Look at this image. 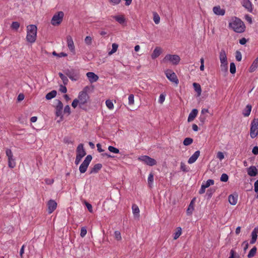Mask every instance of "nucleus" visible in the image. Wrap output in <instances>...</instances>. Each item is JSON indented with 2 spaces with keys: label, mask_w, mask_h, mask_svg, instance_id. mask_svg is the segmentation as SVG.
Returning a JSON list of instances; mask_svg holds the SVG:
<instances>
[{
  "label": "nucleus",
  "mask_w": 258,
  "mask_h": 258,
  "mask_svg": "<svg viewBox=\"0 0 258 258\" xmlns=\"http://www.w3.org/2000/svg\"><path fill=\"white\" fill-rule=\"evenodd\" d=\"M230 28L237 33H242L244 31L245 25L243 22L239 18L235 17L229 24Z\"/></svg>",
  "instance_id": "1"
},
{
  "label": "nucleus",
  "mask_w": 258,
  "mask_h": 258,
  "mask_svg": "<svg viewBox=\"0 0 258 258\" xmlns=\"http://www.w3.org/2000/svg\"><path fill=\"white\" fill-rule=\"evenodd\" d=\"M37 27L34 25H29L27 27V41L31 43H34L37 37Z\"/></svg>",
  "instance_id": "2"
},
{
  "label": "nucleus",
  "mask_w": 258,
  "mask_h": 258,
  "mask_svg": "<svg viewBox=\"0 0 258 258\" xmlns=\"http://www.w3.org/2000/svg\"><path fill=\"white\" fill-rule=\"evenodd\" d=\"M219 59L220 61V67L221 70L224 72L228 71V61L227 54L224 49H222L219 52Z\"/></svg>",
  "instance_id": "3"
},
{
  "label": "nucleus",
  "mask_w": 258,
  "mask_h": 258,
  "mask_svg": "<svg viewBox=\"0 0 258 258\" xmlns=\"http://www.w3.org/2000/svg\"><path fill=\"white\" fill-rule=\"evenodd\" d=\"M180 60V57L176 54H167L162 60L164 63L168 61L170 62L172 64H177Z\"/></svg>",
  "instance_id": "4"
},
{
  "label": "nucleus",
  "mask_w": 258,
  "mask_h": 258,
  "mask_svg": "<svg viewBox=\"0 0 258 258\" xmlns=\"http://www.w3.org/2000/svg\"><path fill=\"white\" fill-rule=\"evenodd\" d=\"M258 135V119L254 118L251 122L250 136L251 138H255Z\"/></svg>",
  "instance_id": "5"
},
{
  "label": "nucleus",
  "mask_w": 258,
  "mask_h": 258,
  "mask_svg": "<svg viewBox=\"0 0 258 258\" xmlns=\"http://www.w3.org/2000/svg\"><path fill=\"white\" fill-rule=\"evenodd\" d=\"M78 100H79V105L81 108H82V106L85 105L89 99V96L87 94L86 91H81L78 95V98H77Z\"/></svg>",
  "instance_id": "6"
},
{
  "label": "nucleus",
  "mask_w": 258,
  "mask_h": 258,
  "mask_svg": "<svg viewBox=\"0 0 258 258\" xmlns=\"http://www.w3.org/2000/svg\"><path fill=\"white\" fill-rule=\"evenodd\" d=\"M64 14L62 11H59L55 14L52 18L51 23L53 26L59 25L62 21Z\"/></svg>",
  "instance_id": "7"
},
{
  "label": "nucleus",
  "mask_w": 258,
  "mask_h": 258,
  "mask_svg": "<svg viewBox=\"0 0 258 258\" xmlns=\"http://www.w3.org/2000/svg\"><path fill=\"white\" fill-rule=\"evenodd\" d=\"M92 157L90 155H87L84 161L81 164L79 167L80 172L82 173H85L92 160Z\"/></svg>",
  "instance_id": "8"
},
{
  "label": "nucleus",
  "mask_w": 258,
  "mask_h": 258,
  "mask_svg": "<svg viewBox=\"0 0 258 258\" xmlns=\"http://www.w3.org/2000/svg\"><path fill=\"white\" fill-rule=\"evenodd\" d=\"M138 160L150 166H154L157 164V162L154 159L147 155L139 157Z\"/></svg>",
  "instance_id": "9"
},
{
  "label": "nucleus",
  "mask_w": 258,
  "mask_h": 258,
  "mask_svg": "<svg viewBox=\"0 0 258 258\" xmlns=\"http://www.w3.org/2000/svg\"><path fill=\"white\" fill-rule=\"evenodd\" d=\"M166 77L171 82L175 83L176 85L178 84V80L175 73L171 70H168L165 72Z\"/></svg>",
  "instance_id": "10"
},
{
  "label": "nucleus",
  "mask_w": 258,
  "mask_h": 258,
  "mask_svg": "<svg viewBox=\"0 0 258 258\" xmlns=\"http://www.w3.org/2000/svg\"><path fill=\"white\" fill-rule=\"evenodd\" d=\"M66 39L69 49L73 54H75V47L72 37L70 35H68Z\"/></svg>",
  "instance_id": "11"
},
{
  "label": "nucleus",
  "mask_w": 258,
  "mask_h": 258,
  "mask_svg": "<svg viewBox=\"0 0 258 258\" xmlns=\"http://www.w3.org/2000/svg\"><path fill=\"white\" fill-rule=\"evenodd\" d=\"M48 213L49 214L52 213L57 207V203L55 201L52 200H49L47 203Z\"/></svg>",
  "instance_id": "12"
},
{
  "label": "nucleus",
  "mask_w": 258,
  "mask_h": 258,
  "mask_svg": "<svg viewBox=\"0 0 258 258\" xmlns=\"http://www.w3.org/2000/svg\"><path fill=\"white\" fill-rule=\"evenodd\" d=\"M77 156L83 158L86 155V151L84 149V146L83 144H80L78 145L77 148Z\"/></svg>",
  "instance_id": "13"
},
{
  "label": "nucleus",
  "mask_w": 258,
  "mask_h": 258,
  "mask_svg": "<svg viewBox=\"0 0 258 258\" xmlns=\"http://www.w3.org/2000/svg\"><path fill=\"white\" fill-rule=\"evenodd\" d=\"M63 108V104L62 102L58 100V103L55 107V114L57 116L62 117V111Z\"/></svg>",
  "instance_id": "14"
},
{
  "label": "nucleus",
  "mask_w": 258,
  "mask_h": 258,
  "mask_svg": "<svg viewBox=\"0 0 258 258\" xmlns=\"http://www.w3.org/2000/svg\"><path fill=\"white\" fill-rule=\"evenodd\" d=\"M86 76L91 83L96 82L99 79L98 76L93 72H88Z\"/></svg>",
  "instance_id": "15"
},
{
  "label": "nucleus",
  "mask_w": 258,
  "mask_h": 258,
  "mask_svg": "<svg viewBox=\"0 0 258 258\" xmlns=\"http://www.w3.org/2000/svg\"><path fill=\"white\" fill-rule=\"evenodd\" d=\"M66 74L72 81H77L80 78L78 74L69 71Z\"/></svg>",
  "instance_id": "16"
},
{
  "label": "nucleus",
  "mask_w": 258,
  "mask_h": 258,
  "mask_svg": "<svg viewBox=\"0 0 258 258\" xmlns=\"http://www.w3.org/2000/svg\"><path fill=\"white\" fill-rule=\"evenodd\" d=\"M257 233H258V226L255 227L251 232L250 244H254L256 242L257 237Z\"/></svg>",
  "instance_id": "17"
},
{
  "label": "nucleus",
  "mask_w": 258,
  "mask_h": 258,
  "mask_svg": "<svg viewBox=\"0 0 258 258\" xmlns=\"http://www.w3.org/2000/svg\"><path fill=\"white\" fill-rule=\"evenodd\" d=\"M213 11L215 14L219 16H223L225 13V10L221 9L219 6L214 7L213 9Z\"/></svg>",
  "instance_id": "18"
},
{
  "label": "nucleus",
  "mask_w": 258,
  "mask_h": 258,
  "mask_svg": "<svg viewBox=\"0 0 258 258\" xmlns=\"http://www.w3.org/2000/svg\"><path fill=\"white\" fill-rule=\"evenodd\" d=\"M200 154L199 151H196L194 154L188 159V163L189 164H192L196 162L197 159L199 158Z\"/></svg>",
  "instance_id": "19"
},
{
  "label": "nucleus",
  "mask_w": 258,
  "mask_h": 258,
  "mask_svg": "<svg viewBox=\"0 0 258 258\" xmlns=\"http://www.w3.org/2000/svg\"><path fill=\"white\" fill-rule=\"evenodd\" d=\"M242 6L249 12L252 11L251 3L249 0H243Z\"/></svg>",
  "instance_id": "20"
},
{
  "label": "nucleus",
  "mask_w": 258,
  "mask_h": 258,
  "mask_svg": "<svg viewBox=\"0 0 258 258\" xmlns=\"http://www.w3.org/2000/svg\"><path fill=\"white\" fill-rule=\"evenodd\" d=\"M257 173V170L255 166H251L247 169V174L250 176H255Z\"/></svg>",
  "instance_id": "21"
},
{
  "label": "nucleus",
  "mask_w": 258,
  "mask_h": 258,
  "mask_svg": "<svg viewBox=\"0 0 258 258\" xmlns=\"http://www.w3.org/2000/svg\"><path fill=\"white\" fill-rule=\"evenodd\" d=\"M162 53V49L159 47H157L154 50L152 54H151V57L152 59H155L158 57Z\"/></svg>",
  "instance_id": "22"
},
{
  "label": "nucleus",
  "mask_w": 258,
  "mask_h": 258,
  "mask_svg": "<svg viewBox=\"0 0 258 258\" xmlns=\"http://www.w3.org/2000/svg\"><path fill=\"white\" fill-rule=\"evenodd\" d=\"M238 200V196L237 195H230L228 197L229 203L232 205H235Z\"/></svg>",
  "instance_id": "23"
},
{
  "label": "nucleus",
  "mask_w": 258,
  "mask_h": 258,
  "mask_svg": "<svg viewBox=\"0 0 258 258\" xmlns=\"http://www.w3.org/2000/svg\"><path fill=\"white\" fill-rule=\"evenodd\" d=\"M198 113V111L197 109H192L188 115L187 121L188 122L192 121L197 116Z\"/></svg>",
  "instance_id": "24"
},
{
  "label": "nucleus",
  "mask_w": 258,
  "mask_h": 258,
  "mask_svg": "<svg viewBox=\"0 0 258 258\" xmlns=\"http://www.w3.org/2000/svg\"><path fill=\"white\" fill-rule=\"evenodd\" d=\"M102 167V165L100 163L95 164L91 170V173H97Z\"/></svg>",
  "instance_id": "25"
},
{
  "label": "nucleus",
  "mask_w": 258,
  "mask_h": 258,
  "mask_svg": "<svg viewBox=\"0 0 258 258\" xmlns=\"http://www.w3.org/2000/svg\"><path fill=\"white\" fill-rule=\"evenodd\" d=\"M133 213L135 217H139L140 215V210L138 206L136 204L132 206Z\"/></svg>",
  "instance_id": "26"
},
{
  "label": "nucleus",
  "mask_w": 258,
  "mask_h": 258,
  "mask_svg": "<svg viewBox=\"0 0 258 258\" xmlns=\"http://www.w3.org/2000/svg\"><path fill=\"white\" fill-rule=\"evenodd\" d=\"M57 94V92L55 90H52L51 92L48 93L45 96L47 100H50L54 98Z\"/></svg>",
  "instance_id": "27"
},
{
  "label": "nucleus",
  "mask_w": 258,
  "mask_h": 258,
  "mask_svg": "<svg viewBox=\"0 0 258 258\" xmlns=\"http://www.w3.org/2000/svg\"><path fill=\"white\" fill-rule=\"evenodd\" d=\"M251 110V106L250 105H247L243 110L242 113L244 116H248L250 113Z\"/></svg>",
  "instance_id": "28"
},
{
  "label": "nucleus",
  "mask_w": 258,
  "mask_h": 258,
  "mask_svg": "<svg viewBox=\"0 0 258 258\" xmlns=\"http://www.w3.org/2000/svg\"><path fill=\"white\" fill-rule=\"evenodd\" d=\"M193 87L195 90L197 92L198 96L201 95L202 93V89L200 85L197 83H194Z\"/></svg>",
  "instance_id": "29"
},
{
  "label": "nucleus",
  "mask_w": 258,
  "mask_h": 258,
  "mask_svg": "<svg viewBox=\"0 0 258 258\" xmlns=\"http://www.w3.org/2000/svg\"><path fill=\"white\" fill-rule=\"evenodd\" d=\"M114 19L119 24H122L125 22L124 17L122 15L115 16L113 17Z\"/></svg>",
  "instance_id": "30"
},
{
  "label": "nucleus",
  "mask_w": 258,
  "mask_h": 258,
  "mask_svg": "<svg viewBox=\"0 0 258 258\" xmlns=\"http://www.w3.org/2000/svg\"><path fill=\"white\" fill-rule=\"evenodd\" d=\"M181 233H182L181 228L180 227L176 228V231L174 233L173 239L174 240L177 239L181 235Z\"/></svg>",
  "instance_id": "31"
},
{
  "label": "nucleus",
  "mask_w": 258,
  "mask_h": 258,
  "mask_svg": "<svg viewBox=\"0 0 258 258\" xmlns=\"http://www.w3.org/2000/svg\"><path fill=\"white\" fill-rule=\"evenodd\" d=\"M8 166L11 168H13L16 166V162L13 157L8 158Z\"/></svg>",
  "instance_id": "32"
},
{
  "label": "nucleus",
  "mask_w": 258,
  "mask_h": 258,
  "mask_svg": "<svg viewBox=\"0 0 258 258\" xmlns=\"http://www.w3.org/2000/svg\"><path fill=\"white\" fill-rule=\"evenodd\" d=\"M194 200H192L191 202L190 203L188 208L186 211L187 214L190 215L192 214L194 210V206L193 204Z\"/></svg>",
  "instance_id": "33"
},
{
  "label": "nucleus",
  "mask_w": 258,
  "mask_h": 258,
  "mask_svg": "<svg viewBox=\"0 0 258 258\" xmlns=\"http://www.w3.org/2000/svg\"><path fill=\"white\" fill-rule=\"evenodd\" d=\"M58 75L61 80L62 81V82L64 85H67L69 82V80L67 78V77L65 76L64 75H63L61 73H59Z\"/></svg>",
  "instance_id": "34"
},
{
  "label": "nucleus",
  "mask_w": 258,
  "mask_h": 258,
  "mask_svg": "<svg viewBox=\"0 0 258 258\" xmlns=\"http://www.w3.org/2000/svg\"><path fill=\"white\" fill-rule=\"evenodd\" d=\"M256 252V247H253L251 250L249 251L247 257L248 258H251L254 256Z\"/></svg>",
  "instance_id": "35"
},
{
  "label": "nucleus",
  "mask_w": 258,
  "mask_h": 258,
  "mask_svg": "<svg viewBox=\"0 0 258 258\" xmlns=\"http://www.w3.org/2000/svg\"><path fill=\"white\" fill-rule=\"evenodd\" d=\"M153 20L156 24H158L160 23V18L159 15L155 12L153 13Z\"/></svg>",
  "instance_id": "36"
},
{
  "label": "nucleus",
  "mask_w": 258,
  "mask_h": 258,
  "mask_svg": "<svg viewBox=\"0 0 258 258\" xmlns=\"http://www.w3.org/2000/svg\"><path fill=\"white\" fill-rule=\"evenodd\" d=\"M118 45L116 43H113L112 44V49L109 52V55H111L113 53H115L118 48Z\"/></svg>",
  "instance_id": "37"
},
{
  "label": "nucleus",
  "mask_w": 258,
  "mask_h": 258,
  "mask_svg": "<svg viewBox=\"0 0 258 258\" xmlns=\"http://www.w3.org/2000/svg\"><path fill=\"white\" fill-rule=\"evenodd\" d=\"M92 38L89 36H87L84 39V42L87 45H91L92 44Z\"/></svg>",
  "instance_id": "38"
},
{
  "label": "nucleus",
  "mask_w": 258,
  "mask_h": 258,
  "mask_svg": "<svg viewBox=\"0 0 258 258\" xmlns=\"http://www.w3.org/2000/svg\"><path fill=\"white\" fill-rule=\"evenodd\" d=\"M193 142L192 139L190 138H186L183 141V145L185 146H188L191 144Z\"/></svg>",
  "instance_id": "39"
},
{
  "label": "nucleus",
  "mask_w": 258,
  "mask_h": 258,
  "mask_svg": "<svg viewBox=\"0 0 258 258\" xmlns=\"http://www.w3.org/2000/svg\"><path fill=\"white\" fill-rule=\"evenodd\" d=\"M106 105L107 107V108L110 110H112L114 108V105L112 103V101L110 100H107L105 102Z\"/></svg>",
  "instance_id": "40"
},
{
  "label": "nucleus",
  "mask_w": 258,
  "mask_h": 258,
  "mask_svg": "<svg viewBox=\"0 0 258 258\" xmlns=\"http://www.w3.org/2000/svg\"><path fill=\"white\" fill-rule=\"evenodd\" d=\"M154 181V175L153 174L151 173L148 177V182L149 184V186L151 187V185L152 184Z\"/></svg>",
  "instance_id": "41"
},
{
  "label": "nucleus",
  "mask_w": 258,
  "mask_h": 258,
  "mask_svg": "<svg viewBox=\"0 0 258 258\" xmlns=\"http://www.w3.org/2000/svg\"><path fill=\"white\" fill-rule=\"evenodd\" d=\"M114 238L116 240L120 241L121 240V236L120 231L116 230L114 231Z\"/></svg>",
  "instance_id": "42"
},
{
  "label": "nucleus",
  "mask_w": 258,
  "mask_h": 258,
  "mask_svg": "<svg viewBox=\"0 0 258 258\" xmlns=\"http://www.w3.org/2000/svg\"><path fill=\"white\" fill-rule=\"evenodd\" d=\"M214 184V181L213 179H208L205 183H203V184L206 187V188H208L210 185H212Z\"/></svg>",
  "instance_id": "43"
},
{
  "label": "nucleus",
  "mask_w": 258,
  "mask_h": 258,
  "mask_svg": "<svg viewBox=\"0 0 258 258\" xmlns=\"http://www.w3.org/2000/svg\"><path fill=\"white\" fill-rule=\"evenodd\" d=\"M108 149L110 152L113 153L118 154L119 153V150L117 148H116L113 146H109Z\"/></svg>",
  "instance_id": "44"
},
{
  "label": "nucleus",
  "mask_w": 258,
  "mask_h": 258,
  "mask_svg": "<svg viewBox=\"0 0 258 258\" xmlns=\"http://www.w3.org/2000/svg\"><path fill=\"white\" fill-rule=\"evenodd\" d=\"M230 72L232 74H235L236 72V67L234 62L230 63Z\"/></svg>",
  "instance_id": "45"
},
{
  "label": "nucleus",
  "mask_w": 258,
  "mask_h": 258,
  "mask_svg": "<svg viewBox=\"0 0 258 258\" xmlns=\"http://www.w3.org/2000/svg\"><path fill=\"white\" fill-rule=\"evenodd\" d=\"M19 27L20 24L18 22H13L11 25V28L15 30H17Z\"/></svg>",
  "instance_id": "46"
},
{
  "label": "nucleus",
  "mask_w": 258,
  "mask_h": 258,
  "mask_svg": "<svg viewBox=\"0 0 258 258\" xmlns=\"http://www.w3.org/2000/svg\"><path fill=\"white\" fill-rule=\"evenodd\" d=\"M228 180V176L225 173H223L220 177V180L223 182H226Z\"/></svg>",
  "instance_id": "47"
},
{
  "label": "nucleus",
  "mask_w": 258,
  "mask_h": 258,
  "mask_svg": "<svg viewBox=\"0 0 258 258\" xmlns=\"http://www.w3.org/2000/svg\"><path fill=\"white\" fill-rule=\"evenodd\" d=\"M52 54L53 55L57 56H58L59 57H66V56H67V54L66 53L61 52V53H57L55 51H53L52 52Z\"/></svg>",
  "instance_id": "48"
},
{
  "label": "nucleus",
  "mask_w": 258,
  "mask_h": 258,
  "mask_svg": "<svg viewBox=\"0 0 258 258\" xmlns=\"http://www.w3.org/2000/svg\"><path fill=\"white\" fill-rule=\"evenodd\" d=\"M238 256L236 254L234 250L231 249L230 252V256L228 258H238Z\"/></svg>",
  "instance_id": "49"
},
{
  "label": "nucleus",
  "mask_w": 258,
  "mask_h": 258,
  "mask_svg": "<svg viewBox=\"0 0 258 258\" xmlns=\"http://www.w3.org/2000/svg\"><path fill=\"white\" fill-rule=\"evenodd\" d=\"M128 99L129 105H133L134 104V96L133 94L130 95Z\"/></svg>",
  "instance_id": "50"
},
{
  "label": "nucleus",
  "mask_w": 258,
  "mask_h": 258,
  "mask_svg": "<svg viewBox=\"0 0 258 258\" xmlns=\"http://www.w3.org/2000/svg\"><path fill=\"white\" fill-rule=\"evenodd\" d=\"M235 57H236V59L238 61H240L242 59V55H241V53L240 51H236V55H235Z\"/></svg>",
  "instance_id": "51"
},
{
  "label": "nucleus",
  "mask_w": 258,
  "mask_h": 258,
  "mask_svg": "<svg viewBox=\"0 0 258 258\" xmlns=\"http://www.w3.org/2000/svg\"><path fill=\"white\" fill-rule=\"evenodd\" d=\"M207 118V115L206 114H200L199 118L200 121L202 123H204Z\"/></svg>",
  "instance_id": "52"
},
{
  "label": "nucleus",
  "mask_w": 258,
  "mask_h": 258,
  "mask_svg": "<svg viewBox=\"0 0 258 258\" xmlns=\"http://www.w3.org/2000/svg\"><path fill=\"white\" fill-rule=\"evenodd\" d=\"M165 99V95H164L163 94H161L160 95L158 102L159 103L162 104L164 102Z\"/></svg>",
  "instance_id": "53"
},
{
  "label": "nucleus",
  "mask_w": 258,
  "mask_h": 258,
  "mask_svg": "<svg viewBox=\"0 0 258 258\" xmlns=\"http://www.w3.org/2000/svg\"><path fill=\"white\" fill-rule=\"evenodd\" d=\"M257 67L258 66H257L254 62H253V63H252L249 68L250 72H253L257 69Z\"/></svg>",
  "instance_id": "54"
},
{
  "label": "nucleus",
  "mask_w": 258,
  "mask_h": 258,
  "mask_svg": "<svg viewBox=\"0 0 258 258\" xmlns=\"http://www.w3.org/2000/svg\"><path fill=\"white\" fill-rule=\"evenodd\" d=\"M78 104L79 105V100H78V99L76 98L73 100L72 103V106L74 108H75Z\"/></svg>",
  "instance_id": "55"
},
{
  "label": "nucleus",
  "mask_w": 258,
  "mask_h": 258,
  "mask_svg": "<svg viewBox=\"0 0 258 258\" xmlns=\"http://www.w3.org/2000/svg\"><path fill=\"white\" fill-rule=\"evenodd\" d=\"M87 234V230L85 227H82L81 230L80 235L82 237H84Z\"/></svg>",
  "instance_id": "56"
},
{
  "label": "nucleus",
  "mask_w": 258,
  "mask_h": 258,
  "mask_svg": "<svg viewBox=\"0 0 258 258\" xmlns=\"http://www.w3.org/2000/svg\"><path fill=\"white\" fill-rule=\"evenodd\" d=\"M6 155L8 157V158H11L12 157H13V153L11 151V150L9 149H7L6 151Z\"/></svg>",
  "instance_id": "57"
},
{
  "label": "nucleus",
  "mask_w": 258,
  "mask_h": 258,
  "mask_svg": "<svg viewBox=\"0 0 258 258\" xmlns=\"http://www.w3.org/2000/svg\"><path fill=\"white\" fill-rule=\"evenodd\" d=\"M217 157L220 160H222L224 158V154L222 152H218L217 154Z\"/></svg>",
  "instance_id": "58"
},
{
  "label": "nucleus",
  "mask_w": 258,
  "mask_h": 258,
  "mask_svg": "<svg viewBox=\"0 0 258 258\" xmlns=\"http://www.w3.org/2000/svg\"><path fill=\"white\" fill-rule=\"evenodd\" d=\"M110 3L112 6H115L118 5L120 2L121 0H109Z\"/></svg>",
  "instance_id": "59"
},
{
  "label": "nucleus",
  "mask_w": 258,
  "mask_h": 258,
  "mask_svg": "<svg viewBox=\"0 0 258 258\" xmlns=\"http://www.w3.org/2000/svg\"><path fill=\"white\" fill-rule=\"evenodd\" d=\"M180 169L184 172L187 171L186 166L183 162L180 163Z\"/></svg>",
  "instance_id": "60"
},
{
  "label": "nucleus",
  "mask_w": 258,
  "mask_h": 258,
  "mask_svg": "<svg viewBox=\"0 0 258 258\" xmlns=\"http://www.w3.org/2000/svg\"><path fill=\"white\" fill-rule=\"evenodd\" d=\"M63 112L64 113L70 114L71 113V108L69 105H66L64 108Z\"/></svg>",
  "instance_id": "61"
},
{
  "label": "nucleus",
  "mask_w": 258,
  "mask_h": 258,
  "mask_svg": "<svg viewBox=\"0 0 258 258\" xmlns=\"http://www.w3.org/2000/svg\"><path fill=\"white\" fill-rule=\"evenodd\" d=\"M59 90V91L63 93H65L67 92V89L66 87L62 85H60Z\"/></svg>",
  "instance_id": "62"
},
{
  "label": "nucleus",
  "mask_w": 258,
  "mask_h": 258,
  "mask_svg": "<svg viewBox=\"0 0 258 258\" xmlns=\"http://www.w3.org/2000/svg\"><path fill=\"white\" fill-rule=\"evenodd\" d=\"M254 189L255 192H258V180H256L254 184Z\"/></svg>",
  "instance_id": "63"
},
{
  "label": "nucleus",
  "mask_w": 258,
  "mask_h": 258,
  "mask_svg": "<svg viewBox=\"0 0 258 258\" xmlns=\"http://www.w3.org/2000/svg\"><path fill=\"white\" fill-rule=\"evenodd\" d=\"M252 152L254 155L258 154V147H254L252 149Z\"/></svg>",
  "instance_id": "64"
}]
</instances>
